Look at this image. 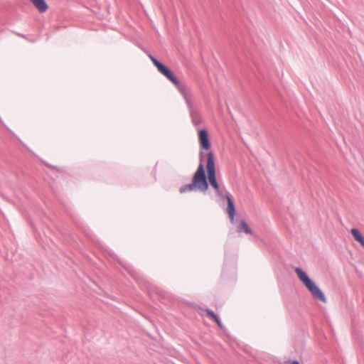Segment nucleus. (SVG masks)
<instances>
[{
    "label": "nucleus",
    "mask_w": 364,
    "mask_h": 364,
    "mask_svg": "<svg viewBox=\"0 0 364 364\" xmlns=\"http://www.w3.org/2000/svg\"><path fill=\"white\" fill-rule=\"evenodd\" d=\"M149 58L151 59L153 64L157 68L158 71H159L164 65L161 63L159 60H158L155 57L152 56L151 55H149Z\"/></svg>",
    "instance_id": "nucleus-10"
},
{
    "label": "nucleus",
    "mask_w": 364,
    "mask_h": 364,
    "mask_svg": "<svg viewBox=\"0 0 364 364\" xmlns=\"http://www.w3.org/2000/svg\"><path fill=\"white\" fill-rule=\"evenodd\" d=\"M350 232L354 239L364 247V237L360 232L356 228H353Z\"/></svg>",
    "instance_id": "nucleus-9"
},
{
    "label": "nucleus",
    "mask_w": 364,
    "mask_h": 364,
    "mask_svg": "<svg viewBox=\"0 0 364 364\" xmlns=\"http://www.w3.org/2000/svg\"><path fill=\"white\" fill-rule=\"evenodd\" d=\"M237 230L238 232H245L246 234H248V235H252L253 232L251 230V228L248 226L247 223L243 220H241L240 222V224L239 225L237 226Z\"/></svg>",
    "instance_id": "nucleus-7"
},
{
    "label": "nucleus",
    "mask_w": 364,
    "mask_h": 364,
    "mask_svg": "<svg viewBox=\"0 0 364 364\" xmlns=\"http://www.w3.org/2000/svg\"><path fill=\"white\" fill-rule=\"evenodd\" d=\"M181 94L183 95L186 101L193 123L196 125L199 124L201 122V118L197 106L189 98L185 90L183 89H181Z\"/></svg>",
    "instance_id": "nucleus-4"
},
{
    "label": "nucleus",
    "mask_w": 364,
    "mask_h": 364,
    "mask_svg": "<svg viewBox=\"0 0 364 364\" xmlns=\"http://www.w3.org/2000/svg\"><path fill=\"white\" fill-rule=\"evenodd\" d=\"M223 198H226V200L228 201L227 213L229 215L230 222L232 223H233L234 218H235V207L234 202H233L230 193H228L225 196H223Z\"/></svg>",
    "instance_id": "nucleus-6"
},
{
    "label": "nucleus",
    "mask_w": 364,
    "mask_h": 364,
    "mask_svg": "<svg viewBox=\"0 0 364 364\" xmlns=\"http://www.w3.org/2000/svg\"><path fill=\"white\" fill-rule=\"evenodd\" d=\"M198 136H208V132L206 129H202L199 130Z\"/></svg>",
    "instance_id": "nucleus-14"
},
{
    "label": "nucleus",
    "mask_w": 364,
    "mask_h": 364,
    "mask_svg": "<svg viewBox=\"0 0 364 364\" xmlns=\"http://www.w3.org/2000/svg\"><path fill=\"white\" fill-rule=\"evenodd\" d=\"M159 72L164 75L165 77H166L170 81H171L177 87L180 92L181 89L185 90L183 87H181L176 77L173 75V73L168 67L164 65Z\"/></svg>",
    "instance_id": "nucleus-5"
},
{
    "label": "nucleus",
    "mask_w": 364,
    "mask_h": 364,
    "mask_svg": "<svg viewBox=\"0 0 364 364\" xmlns=\"http://www.w3.org/2000/svg\"><path fill=\"white\" fill-rule=\"evenodd\" d=\"M33 5L41 13L45 12L48 9V5L45 0H31Z\"/></svg>",
    "instance_id": "nucleus-8"
},
{
    "label": "nucleus",
    "mask_w": 364,
    "mask_h": 364,
    "mask_svg": "<svg viewBox=\"0 0 364 364\" xmlns=\"http://www.w3.org/2000/svg\"><path fill=\"white\" fill-rule=\"evenodd\" d=\"M206 168L210 184L214 188L218 196L223 197V193L222 191L220 189L219 185L217 182L215 176L214 156L211 152L208 154Z\"/></svg>",
    "instance_id": "nucleus-3"
},
{
    "label": "nucleus",
    "mask_w": 364,
    "mask_h": 364,
    "mask_svg": "<svg viewBox=\"0 0 364 364\" xmlns=\"http://www.w3.org/2000/svg\"><path fill=\"white\" fill-rule=\"evenodd\" d=\"M205 311H206L207 314H208L210 317H211L213 320H214V319H216V317H217L218 316L214 313V311H212L211 309H206V310H205Z\"/></svg>",
    "instance_id": "nucleus-13"
},
{
    "label": "nucleus",
    "mask_w": 364,
    "mask_h": 364,
    "mask_svg": "<svg viewBox=\"0 0 364 364\" xmlns=\"http://www.w3.org/2000/svg\"><path fill=\"white\" fill-rule=\"evenodd\" d=\"M297 277L306 289L310 291L311 295L321 301L322 302H326V298L323 292L318 288V287L309 277L306 273L303 271L300 267H296L294 269Z\"/></svg>",
    "instance_id": "nucleus-2"
},
{
    "label": "nucleus",
    "mask_w": 364,
    "mask_h": 364,
    "mask_svg": "<svg viewBox=\"0 0 364 364\" xmlns=\"http://www.w3.org/2000/svg\"><path fill=\"white\" fill-rule=\"evenodd\" d=\"M208 188L205 172L203 164L200 162L197 171L193 175L192 182L189 184L183 185L180 188V193H184L191 191L205 192Z\"/></svg>",
    "instance_id": "nucleus-1"
},
{
    "label": "nucleus",
    "mask_w": 364,
    "mask_h": 364,
    "mask_svg": "<svg viewBox=\"0 0 364 364\" xmlns=\"http://www.w3.org/2000/svg\"><path fill=\"white\" fill-rule=\"evenodd\" d=\"M149 58L151 59L153 64L157 68L158 71H159L164 65L161 63L159 60H158L155 57L152 56L151 55H149Z\"/></svg>",
    "instance_id": "nucleus-11"
},
{
    "label": "nucleus",
    "mask_w": 364,
    "mask_h": 364,
    "mask_svg": "<svg viewBox=\"0 0 364 364\" xmlns=\"http://www.w3.org/2000/svg\"><path fill=\"white\" fill-rule=\"evenodd\" d=\"M291 364H300L297 360H293Z\"/></svg>",
    "instance_id": "nucleus-17"
},
{
    "label": "nucleus",
    "mask_w": 364,
    "mask_h": 364,
    "mask_svg": "<svg viewBox=\"0 0 364 364\" xmlns=\"http://www.w3.org/2000/svg\"><path fill=\"white\" fill-rule=\"evenodd\" d=\"M200 139L202 149L205 150L209 149L210 146L209 138H200Z\"/></svg>",
    "instance_id": "nucleus-12"
},
{
    "label": "nucleus",
    "mask_w": 364,
    "mask_h": 364,
    "mask_svg": "<svg viewBox=\"0 0 364 364\" xmlns=\"http://www.w3.org/2000/svg\"><path fill=\"white\" fill-rule=\"evenodd\" d=\"M119 262L122 265L124 266V267L127 269V271H128L130 274H132V269H131V267H126V266H125V265H124V264L121 261H119Z\"/></svg>",
    "instance_id": "nucleus-16"
},
{
    "label": "nucleus",
    "mask_w": 364,
    "mask_h": 364,
    "mask_svg": "<svg viewBox=\"0 0 364 364\" xmlns=\"http://www.w3.org/2000/svg\"><path fill=\"white\" fill-rule=\"evenodd\" d=\"M214 321L216 322V323L218 324V326L220 328H223V324L220 321V319L218 316L216 317V319H214Z\"/></svg>",
    "instance_id": "nucleus-15"
}]
</instances>
